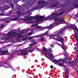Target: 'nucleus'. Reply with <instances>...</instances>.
Listing matches in <instances>:
<instances>
[{"instance_id": "1", "label": "nucleus", "mask_w": 78, "mask_h": 78, "mask_svg": "<svg viewBox=\"0 0 78 78\" xmlns=\"http://www.w3.org/2000/svg\"><path fill=\"white\" fill-rule=\"evenodd\" d=\"M66 28H68V27H64L62 28L61 29L59 30H58L55 32V33L53 34H51V37H55L57 36V37H54L53 39H55L56 41H59L60 42H62L63 41H64L65 40L61 36H59V35H62L64 34V33L66 31Z\"/></svg>"}, {"instance_id": "2", "label": "nucleus", "mask_w": 78, "mask_h": 78, "mask_svg": "<svg viewBox=\"0 0 78 78\" xmlns=\"http://www.w3.org/2000/svg\"><path fill=\"white\" fill-rule=\"evenodd\" d=\"M42 51L44 52V54H45V57H46V58H48V59H49V58L48 57V56L46 55L47 54L50 58H53V54H52V53L51 52H48V50H47L46 48L45 47H43V48L42 49Z\"/></svg>"}, {"instance_id": "3", "label": "nucleus", "mask_w": 78, "mask_h": 78, "mask_svg": "<svg viewBox=\"0 0 78 78\" xmlns=\"http://www.w3.org/2000/svg\"><path fill=\"white\" fill-rule=\"evenodd\" d=\"M65 11H62V12H60L58 14L57 13H55L54 12L52 13H51V15L49 16V17H50V18L51 19H56L58 16H61L64 13Z\"/></svg>"}, {"instance_id": "4", "label": "nucleus", "mask_w": 78, "mask_h": 78, "mask_svg": "<svg viewBox=\"0 0 78 78\" xmlns=\"http://www.w3.org/2000/svg\"><path fill=\"white\" fill-rule=\"evenodd\" d=\"M58 25V23L56 22H55V23L51 24L48 26L45 27H44L45 29H49V30H50L52 29L55 26H57Z\"/></svg>"}, {"instance_id": "5", "label": "nucleus", "mask_w": 78, "mask_h": 78, "mask_svg": "<svg viewBox=\"0 0 78 78\" xmlns=\"http://www.w3.org/2000/svg\"><path fill=\"white\" fill-rule=\"evenodd\" d=\"M11 33L13 34L10 37V38H11V39H14V38H15L16 37H17V36H18V35H17V34H16L17 33V32L12 31Z\"/></svg>"}, {"instance_id": "6", "label": "nucleus", "mask_w": 78, "mask_h": 78, "mask_svg": "<svg viewBox=\"0 0 78 78\" xmlns=\"http://www.w3.org/2000/svg\"><path fill=\"white\" fill-rule=\"evenodd\" d=\"M20 52L21 55L24 56V55H27L28 53H27V51L25 49H22L20 51Z\"/></svg>"}, {"instance_id": "7", "label": "nucleus", "mask_w": 78, "mask_h": 78, "mask_svg": "<svg viewBox=\"0 0 78 78\" xmlns=\"http://www.w3.org/2000/svg\"><path fill=\"white\" fill-rule=\"evenodd\" d=\"M69 27H71L73 30H75V29L76 30L77 32L78 33V28L76 27V25H74L73 24H70L69 25Z\"/></svg>"}, {"instance_id": "8", "label": "nucleus", "mask_w": 78, "mask_h": 78, "mask_svg": "<svg viewBox=\"0 0 78 78\" xmlns=\"http://www.w3.org/2000/svg\"><path fill=\"white\" fill-rule=\"evenodd\" d=\"M50 19H51L50 17H49V16L47 17H44V16H41V20H44L43 21H46V20H49Z\"/></svg>"}, {"instance_id": "9", "label": "nucleus", "mask_w": 78, "mask_h": 78, "mask_svg": "<svg viewBox=\"0 0 78 78\" xmlns=\"http://www.w3.org/2000/svg\"><path fill=\"white\" fill-rule=\"evenodd\" d=\"M30 18H31L30 19L31 20H33V19H38L39 20H41V16H38L37 14L36 15V16H33V17H30Z\"/></svg>"}, {"instance_id": "10", "label": "nucleus", "mask_w": 78, "mask_h": 78, "mask_svg": "<svg viewBox=\"0 0 78 78\" xmlns=\"http://www.w3.org/2000/svg\"><path fill=\"white\" fill-rule=\"evenodd\" d=\"M66 70L65 71V75H66L65 78H69V68H66Z\"/></svg>"}, {"instance_id": "11", "label": "nucleus", "mask_w": 78, "mask_h": 78, "mask_svg": "<svg viewBox=\"0 0 78 78\" xmlns=\"http://www.w3.org/2000/svg\"><path fill=\"white\" fill-rule=\"evenodd\" d=\"M45 3V2H38L37 3L38 4V5L37 6V9H41V8H42V6H41V5H40V4L41 5H42V3Z\"/></svg>"}, {"instance_id": "12", "label": "nucleus", "mask_w": 78, "mask_h": 78, "mask_svg": "<svg viewBox=\"0 0 78 78\" xmlns=\"http://www.w3.org/2000/svg\"><path fill=\"white\" fill-rule=\"evenodd\" d=\"M17 14L20 15V16H23V13H22V12L20 9H18V11L16 12Z\"/></svg>"}, {"instance_id": "13", "label": "nucleus", "mask_w": 78, "mask_h": 78, "mask_svg": "<svg viewBox=\"0 0 78 78\" xmlns=\"http://www.w3.org/2000/svg\"><path fill=\"white\" fill-rule=\"evenodd\" d=\"M58 65L61 67H64L65 68L66 67V66L63 63H58Z\"/></svg>"}, {"instance_id": "14", "label": "nucleus", "mask_w": 78, "mask_h": 78, "mask_svg": "<svg viewBox=\"0 0 78 78\" xmlns=\"http://www.w3.org/2000/svg\"><path fill=\"white\" fill-rule=\"evenodd\" d=\"M60 59L61 60V62H62L63 63H67V61L65 58L62 59V58H60Z\"/></svg>"}, {"instance_id": "15", "label": "nucleus", "mask_w": 78, "mask_h": 78, "mask_svg": "<svg viewBox=\"0 0 78 78\" xmlns=\"http://www.w3.org/2000/svg\"><path fill=\"white\" fill-rule=\"evenodd\" d=\"M0 52H2V53H4L3 55H6V53H8V50L6 51H3L2 50H0Z\"/></svg>"}, {"instance_id": "16", "label": "nucleus", "mask_w": 78, "mask_h": 78, "mask_svg": "<svg viewBox=\"0 0 78 78\" xmlns=\"http://www.w3.org/2000/svg\"><path fill=\"white\" fill-rule=\"evenodd\" d=\"M31 19L30 17L27 18L26 19H25L23 20V21L24 22H27V21H29L30 20V19Z\"/></svg>"}, {"instance_id": "17", "label": "nucleus", "mask_w": 78, "mask_h": 78, "mask_svg": "<svg viewBox=\"0 0 78 78\" xmlns=\"http://www.w3.org/2000/svg\"><path fill=\"white\" fill-rule=\"evenodd\" d=\"M78 17V14H75L74 15V17H73V19L75 20H76V19H77Z\"/></svg>"}, {"instance_id": "18", "label": "nucleus", "mask_w": 78, "mask_h": 78, "mask_svg": "<svg viewBox=\"0 0 78 78\" xmlns=\"http://www.w3.org/2000/svg\"><path fill=\"white\" fill-rule=\"evenodd\" d=\"M6 65H4V67H5V69H8V68H9V67H10V65L9 64L6 63Z\"/></svg>"}, {"instance_id": "19", "label": "nucleus", "mask_w": 78, "mask_h": 78, "mask_svg": "<svg viewBox=\"0 0 78 78\" xmlns=\"http://www.w3.org/2000/svg\"><path fill=\"white\" fill-rule=\"evenodd\" d=\"M22 37H23L22 35L20 36L19 35L18 36V37L16 38V40H17V41H20V38H22Z\"/></svg>"}, {"instance_id": "20", "label": "nucleus", "mask_w": 78, "mask_h": 78, "mask_svg": "<svg viewBox=\"0 0 78 78\" xmlns=\"http://www.w3.org/2000/svg\"><path fill=\"white\" fill-rule=\"evenodd\" d=\"M59 2H56L55 3V5H53L51 6V7H53L54 6H57L58 5H59Z\"/></svg>"}, {"instance_id": "21", "label": "nucleus", "mask_w": 78, "mask_h": 78, "mask_svg": "<svg viewBox=\"0 0 78 78\" xmlns=\"http://www.w3.org/2000/svg\"><path fill=\"white\" fill-rule=\"evenodd\" d=\"M74 8H72L71 9V10H72V9H75V8H78V3L77 4H76L75 5H74Z\"/></svg>"}, {"instance_id": "22", "label": "nucleus", "mask_w": 78, "mask_h": 78, "mask_svg": "<svg viewBox=\"0 0 78 78\" xmlns=\"http://www.w3.org/2000/svg\"><path fill=\"white\" fill-rule=\"evenodd\" d=\"M25 33V31H23L21 32H19L17 34V35L18 36H19V35H22V34H23Z\"/></svg>"}, {"instance_id": "23", "label": "nucleus", "mask_w": 78, "mask_h": 78, "mask_svg": "<svg viewBox=\"0 0 78 78\" xmlns=\"http://www.w3.org/2000/svg\"><path fill=\"white\" fill-rule=\"evenodd\" d=\"M73 61H72L71 62L70 60H69L67 62V63L68 64L71 65V64H73Z\"/></svg>"}, {"instance_id": "24", "label": "nucleus", "mask_w": 78, "mask_h": 78, "mask_svg": "<svg viewBox=\"0 0 78 78\" xmlns=\"http://www.w3.org/2000/svg\"><path fill=\"white\" fill-rule=\"evenodd\" d=\"M36 28H38V29H40V31L42 30V27L41 26H36Z\"/></svg>"}, {"instance_id": "25", "label": "nucleus", "mask_w": 78, "mask_h": 78, "mask_svg": "<svg viewBox=\"0 0 78 78\" xmlns=\"http://www.w3.org/2000/svg\"><path fill=\"white\" fill-rule=\"evenodd\" d=\"M63 54L64 56H67L68 53H67L66 51H65L64 52H63Z\"/></svg>"}, {"instance_id": "26", "label": "nucleus", "mask_w": 78, "mask_h": 78, "mask_svg": "<svg viewBox=\"0 0 78 78\" xmlns=\"http://www.w3.org/2000/svg\"><path fill=\"white\" fill-rule=\"evenodd\" d=\"M36 44H37V42H35L32 44H30L29 45H30V46H29V47L28 48H30V47H32V46H33V45H36Z\"/></svg>"}, {"instance_id": "27", "label": "nucleus", "mask_w": 78, "mask_h": 78, "mask_svg": "<svg viewBox=\"0 0 78 78\" xmlns=\"http://www.w3.org/2000/svg\"><path fill=\"white\" fill-rule=\"evenodd\" d=\"M4 61H2L1 63H0V67H4Z\"/></svg>"}, {"instance_id": "28", "label": "nucleus", "mask_w": 78, "mask_h": 78, "mask_svg": "<svg viewBox=\"0 0 78 78\" xmlns=\"http://www.w3.org/2000/svg\"><path fill=\"white\" fill-rule=\"evenodd\" d=\"M48 34V32L46 31L44 34H43V35L44 36H47Z\"/></svg>"}, {"instance_id": "29", "label": "nucleus", "mask_w": 78, "mask_h": 78, "mask_svg": "<svg viewBox=\"0 0 78 78\" xmlns=\"http://www.w3.org/2000/svg\"><path fill=\"white\" fill-rule=\"evenodd\" d=\"M53 62H54V64H55L56 63H58V60L56 59H54L53 60Z\"/></svg>"}, {"instance_id": "30", "label": "nucleus", "mask_w": 78, "mask_h": 78, "mask_svg": "<svg viewBox=\"0 0 78 78\" xmlns=\"http://www.w3.org/2000/svg\"><path fill=\"white\" fill-rule=\"evenodd\" d=\"M12 55H11L10 56H9V58H8V59H9V60H10V59H11V58H12Z\"/></svg>"}, {"instance_id": "31", "label": "nucleus", "mask_w": 78, "mask_h": 78, "mask_svg": "<svg viewBox=\"0 0 78 78\" xmlns=\"http://www.w3.org/2000/svg\"><path fill=\"white\" fill-rule=\"evenodd\" d=\"M18 19H19V17H17L15 18H12L11 19V20H18Z\"/></svg>"}, {"instance_id": "32", "label": "nucleus", "mask_w": 78, "mask_h": 78, "mask_svg": "<svg viewBox=\"0 0 78 78\" xmlns=\"http://www.w3.org/2000/svg\"><path fill=\"white\" fill-rule=\"evenodd\" d=\"M28 37H26L23 38L22 40H23V41H26V40H27L28 39Z\"/></svg>"}, {"instance_id": "33", "label": "nucleus", "mask_w": 78, "mask_h": 78, "mask_svg": "<svg viewBox=\"0 0 78 78\" xmlns=\"http://www.w3.org/2000/svg\"><path fill=\"white\" fill-rule=\"evenodd\" d=\"M74 50H75V51H76L77 53H78V47L77 46V49H76V48H74Z\"/></svg>"}, {"instance_id": "34", "label": "nucleus", "mask_w": 78, "mask_h": 78, "mask_svg": "<svg viewBox=\"0 0 78 78\" xmlns=\"http://www.w3.org/2000/svg\"><path fill=\"white\" fill-rule=\"evenodd\" d=\"M40 36H41V39L44 38V36L43 35V34H42Z\"/></svg>"}, {"instance_id": "35", "label": "nucleus", "mask_w": 78, "mask_h": 78, "mask_svg": "<svg viewBox=\"0 0 78 78\" xmlns=\"http://www.w3.org/2000/svg\"><path fill=\"white\" fill-rule=\"evenodd\" d=\"M48 51H47L48 52L49 51H50V52H53V51H52V50L50 48H49L48 50Z\"/></svg>"}, {"instance_id": "36", "label": "nucleus", "mask_w": 78, "mask_h": 78, "mask_svg": "<svg viewBox=\"0 0 78 78\" xmlns=\"http://www.w3.org/2000/svg\"><path fill=\"white\" fill-rule=\"evenodd\" d=\"M59 20L58 21V22H62V21H64L65 22H66V21L63 20H62L61 19H59Z\"/></svg>"}, {"instance_id": "37", "label": "nucleus", "mask_w": 78, "mask_h": 78, "mask_svg": "<svg viewBox=\"0 0 78 78\" xmlns=\"http://www.w3.org/2000/svg\"><path fill=\"white\" fill-rule=\"evenodd\" d=\"M34 48H32L31 49V50H30L29 51V53H30L31 52H32L33 51V50H34Z\"/></svg>"}, {"instance_id": "38", "label": "nucleus", "mask_w": 78, "mask_h": 78, "mask_svg": "<svg viewBox=\"0 0 78 78\" xmlns=\"http://www.w3.org/2000/svg\"><path fill=\"white\" fill-rule=\"evenodd\" d=\"M39 36H40V35H36V36H33V37H37V38H38V37H39Z\"/></svg>"}, {"instance_id": "39", "label": "nucleus", "mask_w": 78, "mask_h": 78, "mask_svg": "<svg viewBox=\"0 0 78 78\" xmlns=\"http://www.w3.org/2000/svg\"><path fill=\"white\" fill-rule=\"evenodd\" d=\"M11 6L12 8V9H14V6H13V4H11Z\"/></svg>"}, {"instance_id": "40", "label": "nucleus", "mask_w": 78, "mask_h": 78, "mask_svg": "<svg viewBox=\"0 0 78 78\" xmlns=\"http://www.w3.org/2000/svg\"><path fill=\"white\" fill-rule=\"evenodd\" d=\"M38 25V24H37V23H36L34 25V24H33L32 25V26L33 27H35V25Z\"/></svg>"}, {"instance_id": "41", "label": "nucleus", "mask_w": 78, "mask_h": 78, "mask_svg": "<svg viewBox=\"0 0 78 78\" xmlns=\"http://www.w3.org/2000/svg\"><path fill=\"white\" fill-rule=\"evenodd\" d=\"M59 18H54V20H59Z\"/></svg>"}, {"instance_id": "42", "label": "nucleus", "mask_w": 78, "mask_h": 78, "mask_svg": "<svg viewBox=\"0 0 78 78\" xmlns=\"http://www.w3.org/2000/svg\"><path fill=\"white\" fill-rule=\"evenodd\" d=\"M31 30V31H33V29H28L26 30V31L25 32V33H27V31H29V30Z\"/></svg>"}, {"instance_id": "43", "label": "nucleus", "mask_w": 78, "mask_h": 78, "mask_svg": "<svg viewBox=\"0 0 78 78\" xmlns=\"http://www.w3.org/2000/svg\"><path fill=\"white\" fill-rule=\"evenodd\" d=\"M28 38V39H29V40H30V39H33V37H27Z\"/></svg>"}, {"instance_id": "44", "label": "nucleus", "mask_w": 78, "mask_h": 78, "mask_svg": "<svg viewBox=\"0 0 78 78\" xmlns=\"http://www.w3.org/2000/svg\"><path fill=\"white\" fill-rule=\"evenodd\" d=\"M4 26V24H2L1 26V28H3V27Z\"/></svg>"}, {"instance_id": "45", "label": "nucleus", "mask_w": 78, "mask_h": 78, "mask_svg": "<svg viewBox=\"0 0 78 78\" xmlns=\"http://www.w3.org/2000/svg\"><path fill=\"white\" fill-rule=\"evenodd\" d=\"M32 34H33L32 33H30L29 34H28V36H31V35H32Z\"/></svg>"}, {"instance_id": "46", "label": "nucleus", "mask_w": 78, "mask_h": 78, "mask_svg": "<svg viewBox=\"0 0 78 78\" xmlns=\"http://www.w3.org/2000/svg\"><path fill=\"white\" fill-rule=\"evenodd\" d=\"M5 54L4 53H0V55H4Z\"/></svg>"}, {"instance_id": "47", "label": "nucleus", "mask_w": 78, "mask_h": 78, "mask_svg": "<svg viewBox=\"0 0 78 78\" xmlns=\"http://www.w3.org/2000/svg\"><path fill=\"white\" fill-rule=\"evenodd\" d=\"M41 41H44L45 39H44V38H42L41 39Z\"/></svg>"}, {"instance_id": "48", "label": "nucleus", "mask_w": 78, "mask_h": 78, "mask_svg": "<svg viewBox=\"0 0 78 78\" xmlns=\"http://www.w3.org/2000/svg\"><path fill=\"white\" fill-rule=\"evenodd\" d=\"M34 10H36V9H38L37 8V7L34 8Z\"/></svg>"}, {"instance_id": "49", "label": "nucleus", "mask_w": 78, "mask_h": 78, "mask_svg": "<svg viewBox=\"0 0 78 78\" xmlns=\"http://www.w3.org/2000/svg\"><path fill=\"white\" fill-rule=\"evenodd\" d=\"M50 68L51 69H53V65L51 66Z\"/></svg>"}, {"instance_id": "50", "label": "nucleus", "mask_w": 78, "mask_h": 78, "mask_svg": "<svg viewBox=\"0 0 78 78\" xmlns=\"http://www.w3.org/2000/svg\"><path fill=\"white\" fill-rule=\"evenodd\" d=\"M5 22H6V23H8V22H9V20H6Z\"/></svg>"}, {"instance_id": "51", "label": "nucleus", "mask_w": 78, "mask_h": 78, "mask_svg": "<svg viewBox=\"0 0 78 78\" xmlns=\"http://www.w3.org/2000/svg\"><path fill=\"white\" fill-rule=\"evenodd\" d=\"M20 50H18L17 51H14V52H18V53H19V51H20Z\"/></svg>"}, {"instance_id": "52", "label": "nucleus", "mask_w": 78, "mask_h": 78, "mask_svg": "<svg viewBox=\"0 0 78 78\" xmlns=\"http://www.w3.org/2000/svg\"><path fill=\"white\" fill-rule=\"evenodd\" d=\"M8 35H9V36H10H10H11L12 35L11 34H8Z\"/></svg>"}, {"instance_id": "53", "label": "nucleus", "mask_w": 78, "mask_h": 78, "mask_svg": "<svg viewBox=\"0 0 78 78\" xmlns=\"http://www.w3.org/2000/svg\"><path fill=\"white\" fill-rule=\"evenodd\" d=\"M62 46L63 47H64V43L63 42H62Z\"/></svg>"}, {"instance_id": "54", "label": "nucleus", "mask_w": 78, "mask_h": 78, "mask_svg": "<svg viewBox=\"0 0 78 78\" xmlns=\"http://www.w3.org/2000/svg\"><path fill=\"white\" fill-rule=\"evenodd\" d=\"M0 15L1 16H5V14L3 13L1 14Z\"/></svg>"}, {"instance_id": "55", "label": "nucleus", "mask_w": 78, "mask_h": 78, "mask_svg": "<svg viewBox=\"0 0 78 78\" xmlns=\"http://www.w3.org/2000/svg\"><path fill=\"white\" fill-rule=\"evenodd\" d=\"M78 56L77 57V58L76 59V61H77L78 60Z\"/></svg>"}, {"instance_id": "56", "label": "nucleus", "mask_w": 78, "mask_h": 78, "mask_svg": "<svg viewBox=\"0 0 78 78\" xmlns=\"http://www.w3.org/2000/svg\"><path fill=\"white\" fill-rule=\"evenodd\" d=\"M2 40H4V39H5V37H2Z\"/></svg>"}, {"instance_id": "57", "label": "nucleus", "mask_w": 78, "mask_h": 78, "mask_svg": "<svg viewBox=\"0 0 78 78\" xmlns=\"http://www.w3.org/2000/svg\"><path fill=\"white\" fill-rule=\"evenodd\" d=\"M72 65H73V66H75V63H72V64H71Z\"/></svg>"}, {"instance_id": "58", "label": "nucleus", "mask_w": 78, "mask_h": 78, "mask_svg": "<svg viewBox=\"0 0 78 78\" xmlns=\"http://www.w3.org/2000/svg\"><path fill=\"white\" fill-rule=\"evenodd\" d=\"M31 42H33V43H34V42H35V41H34V40H32Z\"/></svg>"}, {"instance_id": "59", "label": "nucleus", "mask_w": 78, "mask_h": 78, "mask_svg": "<svg viewBox=\"0 0 78 78\" xmlns=\"http://www.w3.org/2000/svg\"><path fill=\"white\" fill-rule=\"evenodd\" d=\"M62 49H64V48H65V47H64V46H62Z\"/></svg>"}, {"instance_id": "60", "label": "nucleus", "mask_w": 78, "mask_h": 78, "mask_svg": "<svg viewBox=\"0 0 78 78\" xmlns=\"http://www.w3.org/2000/svg\"><path fill=\"white\" fill-rule=\"evenodd\" d=\"M61 61V60H60V59L59 60H58V62H60Z\"/></svg>"}, {"instance_id": "61", "label": "nucleus", "mask_w": 78, "mask_h": 78, "mask_svg": "<svg viewBox=\"0 0 78 78\" xmlns=\"http://www.w3.org/2000/svg\"><path fill=\"white\" fill-rule=\"evenodd\" d=\"M37 48V51L39 50V49L38 48Z\"/></svg>"}, {"instance_id": "62", "label": "nucleus", "mask_w": 78, "mask_h": 78, "mask_svg": "<svg viewBox=\"0 0 78 78\" xmlns=\"http://www.w3.org/2000/svg\"><path fill=\"white\" fill-rule=\"evenodd\" d=\"M63 50H64V51H66V49L65 48L64 49H63Z\"/></svg>"}, {"instance_id": "63", "label": "nucleus", "mask_w": 78, "mask_h": 78, "mask_svg": "<svg viewBox=\"0 0 78 78\" xmlns=\"http://www.w3.org/2000/svg\"><path fill=\"white\" fill-rule=\"evenodd\" d=\"M54 47V45H53L52 44V45H51V47Z\"/></svg>"}, {"instance_id": "64", "label": "nucleus", "mask_w": 78, "mask_h": 78, "mask_svg": "<svg viewBox=\"0 0 78 78\" xmlns=\"http://www.w3.org/2000/svg\"><path fill=\"white\" fill-rule=\"evenodd\" d=\"M28 16H25V18H26V19H27V18H28Z\"/></svg>"}]
</instances>
